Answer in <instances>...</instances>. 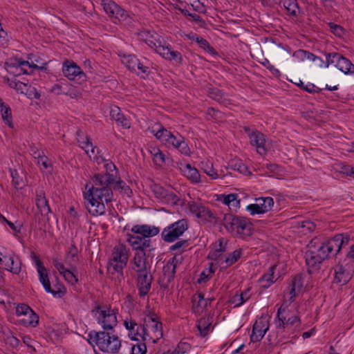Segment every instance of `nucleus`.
<instances>
[{"label":"nucleus","instance_id":"3c124183","mask_svg":"<svg viewBox=\"0 0 354 354\" xmlns=\"http://www.w3.org/2000/svg\"><path fill=\"white\" fill-rule=\"evenodd\" d=\"M28 317L24 318L23 322L27 326L35 327L39 324V316L32 310L28 314Z\"/></svg>","mask_w":354,"mask_h":354},{"label":"nucleus","instance_id":"473e14b6","mask_svg":"<svg viewBox=\"0 0 354 354\" xmlns=\"http://www.w3.org/2000/svg\"><path fill=\"white\" fill-rule=\"evenodd\" d=\"M256 201L263 214L270 211L274 205V200L272 197H261Z\"/></svg>","mask_w":354,"mask_h":354},{"label":"nucleus","instance_id":"20e7f679","mask_svg":"<svg viewBox=\"0 0 354 354\" xmlns=\"http://www.w3.org/2000/svg\"><path fill=\"white\" fill-rule=\"evenodd\" d=\"M135 234H127V241L133 249L149 248V251L154 250L151 237L157 235L160 229L149 225H135L131 230Z\"/></svg>","mask_w":354,"mask_h":354},{"label":"nucleus","instance_id":"680f3d73","mask_svg":"<svg viewBox=\"0 0 354 354\" xmlns=\"http://www.w3.org/2000/svg\"><path fill=\"white\" fill-rule=\"evenodd\" d=\"M261 64L269 70L274 76L279 77L281 75L280 71L271 64L268 59H264L263 62H261Z\"/></svg>","mask_w":354,"mask_h":354},{"label":"nucleus","instance_id":"c03bdc74","mask_svg":"<svg viewBox=\"0 0 354 354\" xmlns=\"http://www.w3.org/2000/svg\"><path fill=\"white\" fill-rule=\"evenodd\" d=\"M221 198H223L224 204L229 207L232 206L236 207L240 205V201L238 199L237 194H230L227 195H221Z\"/></svg>","mask_w":354,"mask_h":354},{"label":"nucleus","instance_id":"e433bc0d","mask_svg":"<svg viewBox=\"0 0 354 354\" xmlns=\"http://www.w3.org/2000/svg\"><path fill=\"white\" fill-rule=\"evenodd\" d=\"M138 61L139 59L134 55H124L122 58V63L132 72L136 71Z\"/></svg>","mask_w":354,"mask_h":354},{"label":"nucleus","instance_id":"f257e3e1","mask_svg":"<svg viewBox=\"0 0 354 354\" xmlns=\"http://www.w3.org/2000/svg\"><path fill=\"white\" fill-rule=\"evenodd\" d=\"M84 198L86 208L93 216L102 215L105 212L104 202L113 200V189L127 193L130 188L120 177L115 174H95L91 182L86 183Z\"/></svg>","mask_w":354,"mask_h":354},{"label":"nucleus","instance_id":"de8ad7c7","mask_svg":"<svg viewBox=\"0 0 354 354\" xmlns=\"http://www.w3.org/2000/svg\"><path fill=\"white\" fill-rule=\"evenodd\" d=\"M202 169L212 179H216L218 178L217 172L213 167V164L210 162H202Z\"/></svg>","mask_w":354,"mask_h":354},{"label":"nucleus","instance_id":"5fc2aeb1","mask_svg":"<svg viewBox=\"0 0 354 354\" xmlns=\"http://www.w3.org/2000/svg\"><path fill=\"white\" fill-rule=\"evenodd\" d=\"M0 223H7L8 226L12 229L14 233H20L22 227V225L20 223H14L6 219L5 216L2 214H0Z\"/></svg>","mask_w":354,"mask_h":354},{"label":"nucleus","instance_id":"7c9ffc66","mask_svg":"<svg viewBox=\"0 0 354 354\" xmlns=\"http://www.w3.org/2000/svg\"><path fill=\"white\" fill-rule=\"evenodd\" d=\"M226 250V243H223V239H219L218 244L216 245L215 248L209 252L207 259L210 260H217Z\"/></svg>","mask_w":354,"mask_h":354},{"label":"nucleus","instance_id":"423d86ee","mask_svg":"<svg viewBox=\"0 0 354 354\" xmlns=\"http://www.w3.org/2000/svg\"><path fill=\"white\" fill-rule=\"evenodd\" d=\"M91 339L95 342L97 346L102 352L115 353L120 346L121 342L117 335H110L109 332L105 331H91L88 334Z\"/></svg>","mask_w":354,"mask_h":354},{"label":"nucleus","instance_id":"69168bd1","mask_svg":"<svg viewBox=\"0 0 354 354\" xmlns=\"http://www.w3.org/2000/svg\"><path fill=\"white\" fill-rule=\"evenodd\" d=\"M32 311V310L26 304H21L18 305L16 308V314L18 316L20 315H28L29 313Z\"/></svg>","mask_w":354,"mask_h":354},{"label":"nucleus","instance_id":"5701e85b","mask_svg":"<svg viewBox=\"0 0 354 354\" xmlns=\"http://www.w3.org/2000/svg\"><path fill=\"white\" fill-rule=\"evenodd\" d=\"M158 54L165 59L174 61L176 64H180L183 62V57L180 52L173 50L169 46H165L159 48Z\"/></svg>","mask_w":354,"mask_h":354},{"label":"nucleus","instance_id":"bf43d9fd","mask_svg":"<svg viewBox=\"0 0 354 354\" xmlns=\"http://www.w3.org/2000/svg\"><path fill=\"white\" fill-rule=\"evenodd\" d=\"M266 167L270 173L273 174V176H281L284 171L283 168L277 164H266Z\"/></svg>","mask_w":354,"mask_h":354},{"label":"nucleus","instance_id":"bb28decb","mask_svg":"<svg viewBox=\"0 0 354 354\" xmlns=\"http://www.w3.org/2000/svg\"><path fill=\"white\" fill-rule=\"evenodd\" d=\"M38 274H39V281L43 285L45 290L47 292H50L52 295H53L54 296H56L58 294L60 295V293L63 294L64 292L61 290L56 291L51 288L50 283V280L48 278V274L46 268L43 270L38 271Z\"/></svg>","mask_w":354,"mask_h":354},{"label":"nucleus","instance_id":"c9c22d12","mask_svg":"<svg viewBox=\"0 0 354 354\" xmlns=\"http://www.w3.org/2000/svg\"><path fill=\"white\" fill-rule=\"evenodd\" d=\"M283 5L290 15L297 16L299 8L297 0H283Z\"/></svg>","mask_w":354,"mask_h":354},{"label":"nucleus","instance_id":"cd10ccee","mask_svg":"<svg viewBox=\"0 0 354 354\" xmlns=\"http://www.w3.org/2000/svg\"><path fill=\"white\" fill-rule=\"evenodd\" d=\"M277 268V265H273L270 267L269 270L267 273H265L259 279L261 283V287L263 289L269 288L274 281H277V277L274 276V271Z\"/></svg>","mask_w":354,"mask_h":354},{"label":"nucleus","instance_id":"c85d7f7f","mask_svg":"<svg viewBox=\"0 0 354 354\" xmlns=\"http://www.w3.org/2000/svg\"><path fill=\"white\" fill-rule=\"evenodd\" d=\"M36 205L43 215L47 216L50 212L48 202L43 192L37 194Z\"/></svg>","mask_w":354,"mask_h":354},{"label":"nucleus","instance_id":"4c0bfd02","mask_svg":"<svg viewBox=\"0 0 354 354\" xmlns=\"http://www.w3.org/2000/svg\"><path fill=\"white\" fill-rule=\"evenodd\" d=\"M197 218H201L208 222H217L216 217L208 207L203 205L202 207H201L200 214L198 215Z\"/></svg>","mask_w":354,"mask_h":354},{"label":"nucleus","instance_id":"7ed1b4c3","mask_svg":"<svg viewBox=\"0 0 354 354\" xmlns=\"http://www.w3.org/2000/svg\"><path fill=\"white\" fill-rule=\"evenodd\" d=\"M301 320L297 315L289 316L287 306L282 304L277 310L274 318L277 337L279 342L293 343L299 337L301 331Z\"/></svg>","mask_w":354,"mask_h":354},{"label":"nucleus","instance_id":"37998d69","mask_svg":"<svg viewBox=\"0 0 354 354\" xmlns=\"http://www.w3.org/2000/svg\"><path fill=\"white\" fill-rule=\"evenodd\" d=\"M78 142L80 146L84 149L85 152L91 157L92 155H95V149L98 150L96 147H94L92 142L90 141V139L88 137H86V141H81L80 139H78Z\"/></svg>","mask_w":354,"mask_h":354},{"label":"nucleus","instance_id":"6ab92c4d","mask_svg":"<svg viewBox=\"0 0 354 354\" xmlns=\"http://www.w3.org/2000/svg\"><path fill=\"white\" fill-rule=\"evenodd\" d=\"M138 36L149 46L154 48L158 53L159 48H162L165 45L163 44V39L156 33L151 34L149 31H142L139 33Z\"/></svg>","mask_w":354,"mask_h":354},{"label":"nucleus","instance_id":"79ce46f5","mask_svg":"<svg viewBox=\"0 0 354 354\" xmlns=\"http://www.w3.org/2000/svg\"><path fill=\"white\" fill-rule=\"evenodd\" d=\"M160 201L167 204L176 205L178 204L180 199L173 192L166 189Z\"/></svg>","mask_w":354,"mask_h":354},{"label":"nucleus","instance_id":"6e6d98bb","mask_svg":"<svg viewBox=\"0 0 354 354\" xmlns=\"http://www.w3.org/2000/svg\"><path fill=\"white\" fill-rule=\"evenodd\" d=\"M138 75L141 76L142 77H145V75H148L149 73V66L145 65L140 60L138 61V64H136V71Z\"/></svg>","mask_w":354,"mask_h":354},{"label":"nucleus","instance_id":"4468645a","mask_svg":"<svg viewBox=\"0 0 354 354\" xmlns=\"http://www.w3.org/2000/svg\"><path fill=\"white\" fill-rule=\"evenodd\" d=\"M124 326L129 331L128 335L131 339L136 341L141 339L142 342H145L146 328L144 319L142 322L140 323H137L136 320L132 319H126L124 322Z\"/></svg>","mask_w":354,"mask_h":354},{"label":"nucleus","instance_id":"1a4fd4ad","mask_svg":"<svg viewBox=\"0 0 354 354\" xmlns=\"http://www.w3.org/2000/svg\"><path fill=\"white\" fill-rule=\"evenodd\" d=\"M187 228L188 223L186 219L178 220L165 227L161 233V237L165 242H174L182 236Z\"/></svg>","mask_w":354,"mask_h":354},{"label":"nucleus","instance_id":"2f4dec72","mask_svg":"<svg viewBox=\"0 0 354 354\" xmlns=\"http://www.w3.org/2000/svg\"><path fill=\"white\" fill-rule=\"evenodd\" d=\"M111 261H128V251L125 246L121 245L115 248L113 252V258Z\"/></svg>","mask_w":354,"mask_h":354},{"label":"nucleus","instance_id":"0e129e2a","mask_svg":"<svg viewBox=\"0 0 354 354\" xmlns=\"http://www.w3.org/2000/svg\"><path fill=\"white\" fill-rule=\"evenodd\" d=\"M65 82H59L58 84H55L52 87V92L56 93L57 95H64L63 91L66 90V88L68 87V83L66 81H64Z\"/></svg>","mask_w":354,"mask_h":354},{"label":"nucleus","instance_id":"39448f33","mask_svg":"<svg viewBox=\"0 0 354 354\" xmlns=\"http://www.w3.org/2000/svg\"><path fill=\"white\" fill-rule=\"evenodd\" d=\"M223 225L229 232L234 233L239 238L243 239L252 234L253 225L249 218L245 217L225 214L223 216Z\"/></svg>","mask_w":354,"mask_h":354},{"label":"nucleus","instance_id":"6e6552de","mask_svg":"<svg viewBox=\"0 0 354 354\" xmlns=\"http://www.w3.org/2000/svg\"><path fill=\"white\" fill-rule=\"evenodd\" d=\"M326 61H321V66L328 68L333 64L344 74H354V64L350 60L338 53H324Z\"/></svg>","mask_w":354,"mask_h":354},{"label":"nucleus","instance_id":"a878e982","mask_svg":"<svg viewBox=\"0 0 354 354\" xmlns=\"http://www.w3.org/2000/svg\"><path fill=\"white\" fill-rule=\"evenodd\" d=\"M207 95L211 99L216 100L220 104H222L225 106H227L230 104V100L227 98V95L223 93L220 89L217 88H208Z\"/></svg>","mask_w":354,"mask_h":354},{"label":"nucleus","instance_id":"72a5a7b5","mask_svg":"<svg viewBox=\"0 0 354 354\" xmlns=\"http://www.w3.org/2000/svg\"><path fill=\"white\" fill-rule=\"evenodd\" d=\"M78 250L75 243H73L68 248L66 254V259L68 261L69 266L72 268L78 261Z\"/></svg>","mask_w":354,"mask_h":354},{"label":"nucleus","instance_id":"f3484780","mask_svg":"<svg viewBox=\"0 0 354 354\" xmlns=\"http://www.w3.org/2000/svg\"><path fill=\"white\" fill-rule=\"evenodd\" d=\"M2 262L0 265L3 268L12 273L13 274H19L21 270V261L17 256L14 254H7L1 257Z\"/></svg>","mask_w":354,"mask_h":354},{"label":"nucleus","instance_id":"f704fd0d","mask_svg":"<svg viewBox=\"0 0 354 354\" xmlns=\"http://www.w3.org/2000/svg\"><path fill=\"white\" fill-rule=\"evenodd\" d=\"M228 168L245 175L250 173L248 167L239 159L232 160L228 164Z\"/></svg>","mask_w":354,"mask_h":354},{"label":"nucleus","instance_id":"052dcab7","mask_svg":"<svg viewBox=\"0 0 354 354\" xmlns=\"http://www.w3.org/2000/svg\"><path fill=\"white\" fill-rule=\"evenodd\" d=\"M104 167L106 170L105 173H100L99 174H115L117 175V167L113 162L109 160H106Z\"/></svg>","mask_w":354,"mask_h":354},{"label":"nucleus","instance_id":"13d9d810","mask_svg":"<svg viewBox=\"0 0 354 354\" xmlns=\"http://www.w3.org/2000/svg\"><path fill=\"white\" fill-rule=\"evenodd\" d=\"M64 95H68L71 98L78 97L81 95V92L76 87L73 86L68 84V87L66 88L65 91H63Z\"/></svg>","mask_w":354,"mask_h":354},{"label":"nucleus","instance_id":"a18cd8bd","mask_svg":"<svg viewBox=\"0 0 354 354\" xmlns=\"http://www.w3.org/2000/svg\"><path fill=\"white\" fill-rule=\"evenodd\" d=\"M1 113V118L5 124H6L9 127L12 128V111L10 107L7 105L5 108L2 109V111H0Z\"/></svg>","mask_w":354,"mask_h":354},{"label":"nucleus","instance_id":"09e8293b","mask_svg":"<svg viewBox=\"0 0 354 354\" xmlns=\"http://www.w3.org/2000/svg\"><path fill=\"white\" fill-rule=\"evenodd\" d=\"M5 68L8 73L15 76H19L22 73V67H20V65H18L17 63L6 62Z\"/></svg>","mask_w":354,"mask_h":354},{"label":"nucleus","instance_id":"dca6fc26","mask_svg":"<svg viewBox=\"0 0 354 354\" xmlns=\"http://www.w3.org/2000/svg\"><path fill=\"white\" fill-rule=\"evenodd\" d=\"M175 261L176 257H174L163 266L162 274L159 278V284L160 286L165 288L167 287L174 279L176 269Z\"/></svg>","mask_w":354,"mask_h":354},{"label":"nucleus","instance_id":"e2e57ef3","mask_svg":"<svg viewBox=\"0 0 354 354\" xmlns=\"http://www.w3.org/2000/svg\"><path fill=\"white\" fill-rule=\"evenodd\" d=\"M128 17L127 12L122 9L120 6H118L117 9L115 10V14L113 15V19H118V21H125L127 18Z\"/></svg>","mask_w":354,"mask_h":354},{"label":"nucleus","instance_id":"2eb2a0df","mask_svg":"<svg viewBox=\"0 0 354 354\" xmlns=\"http://www.w3.org/2000/svg\"><path fill=\"white\" fill-rule=\"evenodd\" d=\"M154 136L167 148L172 149V147L178 141V136H180V134L178 133L174 134L162 125H160V128L154 133Z\"/></svg>","mask_w":354,"mask_h":354},{"label":"nucleus","instance_id":"b1692460","mask_svg":"<svg viewBox=\"0 0 354 354\" xmlns=\"http://www.w3.org/2000/svg\"><path fill=\"white\" fill-rule=\"evenodd\" d=\"M180 169L183 173V175L192 183H198L201 182V175L198 171L190 164L181 165Z\"/></svg>","mask_w":354,"mask_h":354},{"label":"nucleus","instance_id":"58836bf2","mask_svg":"<svg viewBox=\"0 0 354 354\" xmlns=\"http://www.w3.org/2000/svg\"><path fill=\"white\" fill-rule=\"evenodd\" d=\"M192 39L194 40L196 43H198L201 48L207 51L212 55H217V52L212 46L209 45V43L205 39L196 36L193 37Z\"/></svg>","mask_w":354,"mask_h":354},{"label":"nucleus","instance_id":"338daca9","mask_svg":"<svg viewBox=\"0 0 354 354\" xmlns=\"http://www.w3.org/2000/svg\"><path fill=\"white\" fill-rule=\"evenodd\" d=\"M38 165H41L44 169H48L52 167V165L49 162V159L45 154H41V156L38 155L37 162Z\"/></svg>","mask_w":354,"mask_h":354},{"label":"nucleus","instance_id":"9b49d317","mask_svg":"<svg viewBox=\"0 0 354 354\" xmlns=\"http://www.w3.org/2000/svg\"><path fill=\"white\" fill-rule=\"evenodd\" d=\"M62 71L69 80L81 84L86 81V75L81 68L73 61L66 60L63 63Z\"/></svg>","mask_w":354,"mask_h":354},{"label":"nucleus","instance_id":"a211bd4d","mask_svg":"<svg viewBox=\"0 0 354 354\" xmlns=\"http://www.w3.org/2000/svg\"><path fill=\"white\" fill-rule=\"evenodd\" d=\"M268 328V322L264 317H261L256 320L253 325L252 334L250 335L251 342H257L261 341Z\"/></svg>","mask_w":354,"mask_h":354},{"label":"nucleus","instance_id":"412c9836","mask_svg":"<svg viewBox=\"0 0 354 354\" xmlns=\"http://www.w3.org/2000/svg\"><path fill=\"white\" fill-rule=\"evenodd\" d=\"M136 250V252L134 255V257L132 260V262L134 266L132 268L133 270H143V269H150V266L148 265L147 262L146 252L149 248H143V249H133Z\"/></svg>","mask_w":354,"mask_h":354},{"label":"nucleus","instance_id":"ea45409f","mask_svg":"<svg viewBox=\"0 0 354 354\" xmlns=\"http://www.w3.org/2000/svg\"><path fill=\"white\" fill-rule=\"evenodd\" d=\"M197 328L201 336H206L211 328V323L208 318L203 317L198 320Z\"/></svg>","mask_w":354,"mask_h":354},{"label":"nucleus","instance_id":"4be33fe9","mask_svg":"<svg viewBox=\"0 0 354 354\" xmlns=\"http://www.w3.org/2000/svg\"><path fill=\"white\" fill-rule=\"evenodd\" d=\"M53 263L60 274L63 275L66 281L69 283L74 285L77 282L78 280L75 274L71 270L66 268L64 265L59 261L57 259H54Z\"/></svg>","mask_w":354,"mask_h":354},{"label":"nucleus","instance_id":"49530a36","mask_svg":"<svg viewBox=\"0 0 354 354\" xmlns=\"http://www.w3.org/2000/svg\"><path fill=\"white\" fill-rule=\"evenodd\" d=\"M242 255V250L239 249L236 250L234 252L229 253L228 256L225 258V262L227 264V266H230L232 264L237 262V261L241 258Z\"/></svg>","mask_w":354,"mask_h":354},{"label":"nucleus","instance_id":"c756f323","mask_svg":"<svg viewBox=\"0 0 354 354\" xmlns=\"http://www.w3.org/2000/svg\"><path fill=\"white\" fill-rule=\"evenodd\" d=\"M178 141L176 142L172 149H175L178 150L181 154L185 156H190L192 154L191 149L188 144L185 142V139L183 136H178Z\"/></svg>","mask_w":354,"mask_h":354},{"label":"nucleus","instance_id":"ddd939ff","mask_svg":"<svg viewBox=\"0 0 354 354\" xmlns=\"http://www.w3.org/2000/svg\"><path fill=\"white\" fill-rule=\"evenodd\" d=\"M354 273V261L348 260L345 265L339 264L335 268L333 283L344 285L352 278Z\"/></svg>","mask_w":354,"mask_h":354},{"label":"nucleus","instance_id":"f8f14e48","mask_svg":"<svg viewBox=\"0 0 354 354\" xmlns=\"http://www.w3.org/2000/svg\"><path fill=\"white\" fill-rule=\"evenodd\" d=\"M137 273L136 286L140 297L144 298L150 291L153 276L150 269L136 270Z\"/></svg>","mask_w":354,"mask_h":354},{"label":"nucleus","instance_id":"4d7b16f0","mask_svg":"<svg viewBox=\"0 0 354 354\" xmlns=\"http://www.w3.org/2000/svg\"><path fill=\"white\" fill-rule=\"evenodd\" d=\"M146 343L143 342V343L132 345L131 354H145L147 352Z\"/></svg>","mask_w":354,"mask_h":354},{"label":"nucleus","instance_id":"393cba45","mask_svg":"<svg viewBox=\"0 0 354 354\" xmlns=\"http://www.w3.org/2000/svg\"><path fill=\"white\" fill-rule=\"evenodd\" d=\"M110 117L112 120H115L118 125L126 129L130 127L129 120L124 117L118 106H114L111 107L110 111Z\"/></svg>","mask_w":354,"mask_h":354},{"label":"nucleus","instance_id":"8fccbe9b","mask_svg":"<svg viewBox=\"0 0 354 354\" xmlns=\"http://www.w3.org/2000/svg\"><path fill=\"white\" fill-rule=\"evenodd\" d=\"M189 246L188 240H181L175 243L169 248L170 251H177V254H181Z\"/></svg>","mask_w":354,"mask_h":354},{"label":"nucleus","instance_id":"aec40b11","mask_svg":"<svg viewBox=\"0 0 354 354\" xmlns=\"http://www.w3.org/2000/svg\"><path fill=\"white\" fill-rule=\"evenodd\" d=\"M250 144L254 146L257 151L260 155H266L267 150L265 147L266 139L265 136L259 131H252L250 134Z\"/></svg>","mask_w":354,"mask_h":354},{"label":"nucleus","instance_id":"a19ab883","mask_svg":"<svg viewBox=\"0 0 354 354\" xmlns=\"http://www.w3.org/2000/svg\"><path fill=\"white\" fill-rule=\"evenodd\" d=\"M101 4L103 6L105 12L110 17H113L115 10L118 5L112 0H101Z\"/></svg>","mask_w":354,"mask_h":354},{"label":"nucleus","instance_id":"864d4df0","mask_svg":"<svg viewBox=\"0 0 354 354\" xmlns=\"http://www.w3.org/2000/svg\"><path fill=\"white\" fill-rule=\"evenodd\" d=\"M330 32L338 37H342L345 34V30L343 27L333 22L328 23Z\"/></svg>","mask_w":354,"mask_h":354},{"label":"nucleus","instance_id":"f03ea898","mask_svg":"<svg viewBox=\"0 0 354 354\" xmlns=\"http://www.w3.org/2000/svg\"><path fill=\"white\" fill-rule=\"evenodd\" d=\"M349 241V236L344 234H337L322 243L318 238L313 239L305 253L307 266L309 268L317 269L325 259L336 256L342 247L348 245Z\"/></svg>","mask_w":354,"mask_h":354},{"label":"nucleus","instance_id":"0eeeda50","mask_svg":"<svg viewBox=\"0 0 354 354\" xmlns=\"http://www.w3.org/2000/svg\"><path fill=\"white\" fill-rule=\"evenodd\" d=\"M144 323H145L146 328L145 342L155 344L162 337V323L158 320V317L155 313L145 315Z\"/></svg>","mask_w":354,"mask_h":354},{"label":"nucleus","instance_id":"774afa93","mask_svg":"<svg viewBox=\"0 0 354 354\" xmlns=\"http://www.w3.org/2000/svg\"><path fill=\"white\" fill-rule=\"evenodd\" d=\"M203 205L201 203L192 201L189 203V209L191 213L196 215L197 217L200 214L201 207H202Z\"/></svg>","mask_w":354,"mask_h":354},{"label":"nucleus","instance_id":"603ef678","mask_svg":"<svg viewBox=\"0 0 354 354\" xmlns=\"http://www.w3.org/2000/svg\"><path fill=\"white\" fill-rule=\"evenodd\" d=\"M191 345L188 342H180L171 353L176 354H187L191 350Z\"/></svg>","mask_w":354,"mask_h":354},{"label":"nucleus","instance_id":"9d476101","mask_svg":"<svg viewBox=\"0 0 354 354\" xmlns=\"http://www.w3.org/2000/svg\"><path fill=\"white\" fill-rule=\"evenodd\" d=\"M93 311H96L99 313L97 322L104 330H113L117 325L118 320L116 313L114 310H111L106 306L103 308L97 306L95 308Z\"/></svg>","mask_w":354,"mask_h":354}]
</instances>
